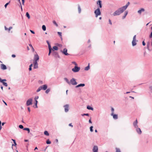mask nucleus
I'll list each match as a JSON object with an SVG mask.
<instances>
[{
	"instance_id": "obj_1",
	"label": "nucleus",
	"mask_w": 152,
	"mask_h": 152,
	"mask_svg": "<svg viewBox=\"0 0 152 152\" xmlns=\"http://www.w3.org/2000/svg\"><path fill=\"white\" fill-rule=\"evenodd\" d=\"M130 4V2H128L126 4L122 7L120 8L117 10H116L113 13L114 16L118 15H120L121 13H123L127 8V7Z\"/></svg>"
},
{
	"instance_id": "obj_2",
	"label": "nucleus",
	"mask_w": 152,
	"mask_h": 152,
	"mask_svg": "<svg viewBox=\"0 0 152 152\" xmlns=\"http://www.w3.org/2000/svg\"><path fill=\"white\" fill-rule=\"evenodd\" d=\"M95 15V17H97L98 16L100 15L101 14V12L99 8H98L94 12Z\"/></svg>"
},
{
	"instance_id": "obj_3",
	"label": "nucleus",
	"mask_w": 152,
	"mask_h": 152,
	"mask_svg": "<svg viewBox=\"0 0 152 152\" xmlns=\"http://www.w3.org/2000/svg\"><path fill=\"white\" fill-rule=\"evenodd\" d=\"M33 99L32 98L29 99L26 101V105L28 106L31 105L32 104Z\"/></svg>"
},
{
	"instance_id": "obj_4",
	"label": "nucleus",
	"mask_w": 152,
	"mask_h": 152,
	"mask_svg": "<svg viewBox=\"0 0 152 152\" xmlns=\"http://www.w3.org/2000/svg\"><path fill=\"white\" fill-rule=\"evenodd\" d=\"M71 84L73 85H75L77 84V83L75 78H73L71 79L70 81V85Z\"/></svg>"
},
{
	"instance_id": "obj_5",
	"label": "nucleus",
	"mask_w": 152,
	"mask_h": 152,
	"mask_svg": "<svg viewBox=\"0 0 152 152\" xmlns=\"http://www.w3.org/2000/svg\"><path fill=\"white\" fill-rule=\"evenodd\" d=\"M80 69V67H78L76 66L74 67V68L72 69V70L74 72H78Z\"/></svg>"
},
{
	"instance_id": "obj_6",
	"label": "nucleus",
	"mask_w": 152,
	"mask_h": 152,
	"mask_svg": "<svg viewBox=\"0 0 152 152\" xmlns=\"http://www.w3.org/2000/svg\"><path fill=\"white\" fill-rule=\"evenodd\" d=\"M69 105L68 104H66L64 106V111L66 113H67L69 111Z\"/></svg>"
},
{
	"instance_id": "obj_7",
	"label": "nucleus",
	"mask_w": 152,
	"mask_h": 152,
	"mask_svg": "<svg viewBox=\"0 0 152 152\" xmlns=\"http://www.w3.org/2000/svg\"><path fill=\"white\" fill-rule=\"evenodd\" d=\"M67 50L66 48H64L63 49V51L62 50H61V51L62 52V53L66 56L69 55V54L67 53Z\"/></svg>"
},
{
	"instance_id": "obj_8",
	"label": "nucleus",
	"mask_w": 152,
	"mask_h": 152,
	"mask_svg": "<svg viewBox=\"0 0 152 152\" xmlns=\"http://www.w3.org/2000/svg\"><path fill=\"white\" fill-rule=\"evenodd\" d=\"M48 48L49 49V52L48 53V55L49 56L52 50L54 51V50L53 49L51 48L50 44L48 45Z\"/></svg>"
},
{
	"instance_id": "obj_9",
	"label": "nucleus",
	"mask_w": 152,
	"mask_h": 152,
	"mask_svg": "<svg viewBox=\"0 0 152 152\" xmlns=\"http://www.w3.org/2000/svg\"><path fill=\"white\" fill-rule=\"evenodd\" d=\"M137 123L138 121L136 119L135 121H134L133 123V125L134 126L135 128H137L138 127V126L137 125Z\"/></svg>"
},
{
	"instance_id": "obj_10",
	"label": "nucleus",
	"mask_w": 152,
	"mask_h": 152,
	"mask_svg": "<svg viewBox=\"0 0 152 152\" xmlns=\"http://www.w3.org/2000/svg\"><path fill=\"white\" fill-rule=\"evenodd\" d=\"M39 59V57L38 54L35 55L34 57V61H38Z\"/></svg>"
},
{
	"instance_id": "obj_11",
	"label": "nucleus",
	"mask_w": 152,
	"mask_h": 152,
	"mask_svg": "<svg viewBox=\"0 0 152 152\" xmlns=\"http://www.w3.org/2000/svg\"><path fill=\"white\" fill-rule=\"evenodd\" d=\"M93 152H97L98 151V147L97 146H94L93 148Z\"/></svg>"
},
{
	"instance_id": "obj_12",
	"label": "nucleus",
	"mask_w": 152,
	"mask_h": 152,
	"mask_svg": "<svg viewBox=\"0 0 152 152\" xmlns=\"http://www.w3.org/2000/svg\"><path fill=\"white\" fill-rule=\"evenodd\" d=\"M111 115L113 116V118L115 119H117L118 118V115L117 114H114L113 113H112Z\"/></svg>"
},
{
	"instance_id": "obj_13",
	"label": "nucleus",
	"mask_w": 152,
	"mask_h": 152,
	"mask_svg": "<svg viewBox=\"0 0 152 152\" xmlns=\"http://www.w3.org/2000/svg\"><path fill=\"white\" fill-rule=\"evenodd\" d=\"M97 4L99 5V8H102V1L101 0H98L97 1Z\"/></svg>"
},
{
	"instance_id": "obj_14",
	"label": "nucleus",
	"mask_w": 152,
	"mask_h": 152,
	"mask_svg": "<svg viewBox=\"0 0 152 152\" xmlns=\"http://www.w3.org/2000/svg\"><path fill=\"white\" fill-rule=\"evenodd\" d=\"M1 69L3 70H5L7 69V67L5 65L2 64L1 65Z\"/></svg>"
},
{
	"instance_id": "obj_15",
	"label": "nucleus",
	"mask_w": 152,
	"mask_h": 152,
	"mask_svg": "<svg viewBox=\"0 0 152 152\" xmlns=\"http://www.w3.org/2000/svg\"><path fill=\"white\" fill-rule=\"evenodd\" d=\"M136 131L137 133L139 134H140L142 133V131L140 129V128H139L137 127V128H136Z\"/></svg>"
},
{
	"instance_id": "obj_16",
	"label": "nucleus",
	"mask_w": 152,
	"mask_h": 152,
	"mask_svg": "<svg viewBox=\"0 0 152 152\" xmlns=\"http://www.w3.org/2000/svg\"><path fill=\"white\" fill-rule=\"evenodd\" d=\"M145 11V9L144 8H141L140 10H139L137 12L138 13L140 14L142 12H143Z\"/></svg>"
},
{
	"instance_id": "obj_17",
	"label": "nucleus",
	"mask_w": 152,
	"mask_h": 152,
	"mask_svg": "<svg viewBox=\"0 0 152 152\" xmlns=\"http://www.w3.org/2000/svg\"><path fill=\"white\" fill-rule=\"evenodd\" d=\"M85 86V84H84V83H82V84L81 83V84H79L76 86H75V87L76 88H78V87H81V86L83 87V86Z\"/></svg>"
},
{
	"instance_id": "obj_18",
	"label": "nucleus",
	"mask_w": 152,
	"mask_h": 152,
	"mask_svg": "<svg viewBox=\"0 0 152 152\" xmlns=\"http://www.w3.org/2000/svg\"><path fill=\"white\" fill-rule=\"evenodd\" d=\"M42 88V89L45 90H46L47 88V86L46 85H44L42 86H41Z\"/></svg>"
},
{
	"instance_id": "obj_19",
	"label": "nucleus",
	"mask_w": 152,
	"mask_h": 152,
	"mask_svg": "<svg viewBox=\"0 0 152 152\" xmlns=\"http://www.w3.org/2000/svg\"><path fill=\"white\" fill-rule=\"evenodd\" d=\"M132 45L133 46L136 45L137 44V43L136 42V40H132Z\"/></svg>"
},
{
	"instance_id": "obj_20",
	"label": "nucleus",
	"mask_w": 152,
	"mask_h": 152,
	"mask_svg": "<svg viewBox=\"0 0 152 152\" xmlns=\"http://www.w3.org/2000/svg\"><path fill=\"white\" fill-rule=\"evenodd\" d=\"M128 12L127 11H126L125 12V14H124V16H123V17H122V18L123 19H124L126 18V16L128 14Z\"/></svg>"
},
{
	"instance_id": "obj_21",
	"label": "nucleus",
	"mask_w": 152,
	"mask_h": 152,
	"mask_svg": "<svg viewBox=\"0 0 152 152\" xmlns=\"http://www.w3.org/2000/svg\"><path fill=\"white\" fill-rule=\"evenodd\" d=\"M89 69H90L89 64H88V66H87L84 69L86 71H87V70H88Z\"/></svg>"
},
{
	"instance_id": "obj_22",
	"label": "nucleus",
	"mask_w": 152,
	"mask_h": 152,
	"mask_svg": "<svg viewBox=\"0 0 152 152\" xmlns=\"http://www.w3.org/2000/svg\"><path fill=\"white\" fill-rule=\"evenodd\" d=\"M87 108L88 110H94V108L92 107H91L89 106H88L87 107Z\"/></svg>"
},
{
	"instance_id": "obj_23",
	"label": "nucleus",
	"mask_w": 152,
	"mask_h": 152,
	"mask_svg": "<svg viewBox=\"0 0 152 152\" xmlns=\"http://www.w3.org/2000/svg\"><path fill=\"white\" fill-rule=\"evenodd\" d=\"M147 49H148V50L149 51H151V50H152V49H151L149 48V43H148L147 44Z\"/></svg>"
},
{
	"instance_id": "obj_24",
	"label": "nucleus",
	"mask_w": 152,
	"mask_h": 152,
	"mask_svg": "<svg viewBox=\"0 0 152 152\" xmlns=\"http://www.w3.org/2000/svg\"><path fill=\"white\" fill-rule=\"evenodd\" d=\"M23 130H24L27 131H28V133H29L30 132V130L28 128H24L23 129Z\"/></svg>"
},
{
	"instance_id": "obj_25",
	"label": "nucleus",
	"mask_w": 152,
	"mask_h": 152,
	"mask_svg": "<svg viewBox=\"0 0 152 152\" xmlns=\"http://www.w3.org/2000/svg\"><path fill=\"white\" fill-rule=\"evenodd\" d=\"M78 12L79 13H80L81 12V9L80 7V6L79 4L78 5Z\"/></svg>"
},
{
	"instance_id": "obj_26",
	"label": "nucleus",
	"mask_w": 152,
	"mask_h": 152,
	"mask_svg": "<svg viewBox=\"0 0 152 152\" xmlns=\"http://www.w3.org/2000/svg\"><path fill=\"white\" fill-rule=\"evenodd\" d=\"M64 79L65 81L69 84L70 85V81H69L68 79L66 78H65Z\"/></svg>"
},
{
	"instance_id": "obj_27",
	"label": "nucleus",
	"mask_w": 152,
	"mask_h": 152,
	"mask_svg": "<svg viewBox=\"0 0 152 152\" xmlns=\"http://www.w3.org/2000/svg\"><path fill=\"white\" fill-rule=\"evenodd\" d=\"M42 86H40L38 88V89L37 90V92H38L39 91L41 90H42Z\"/></svg>"
},
{
	"instance_id": "obj_28",
	"label": "nucleus",
	"mask_w": 152,
	"mask_h": 152,
	"mask_svg": "<svg viewBox=\"0 0 152 152\" xmlns=\"http://www.w3.org/2000/svg\"><path fill=\"white\" fill-rule=\"evenodd\" d=\"M26 16L28 18V19L30 18V16L28 12H27L26 13Z\"/></svg>"
},
{
	"instance_id": "obj_29",
	"label": "nucleus",
	"mask_w": 152,
	"mask_h": 152,
	"mask_svg": "<svg viewBox=\"0 0 152 152\" xmlns=\"http://www.w3.org/2000/svg\"><path fill=\"white\" fill-rule=\"evenodd\" d=\"M42 30L44 31H45L46 30V27L45 26V25H43L42 26Z\"/></svg>"
},
{
	"instance_id": "obj_30",
	"label": "nucleus",
	"mask_w": 152,
	"mask_h": 152,
	"mask_svg": "<svg viewBox=\"0 0 152 152\" xmlns=\"http://www.w3.org/2000/svg\"><path fill=\"white\" fill-rule=\"evenodd\" d=\"M44 134L46 136H48L49 135V134L48 132L47 131H45L44 132Z\"/></svg>"
},
{
	"instance_id": "obj_31",
	"label": "nucleus",
	"mask_w": 152,
	"mask_h": 152,
	"mask_svg": "<svg viewBox=\"0 0 152 152\" xmlns=\"http://www.w3.org/2000/svg\"><path fill=\"white\" fill-rule=\"evenodd\" d=\"M53 48L55 50H58V48L56 46H54L53 47Z\"/></svg>"
},
{
	"instance_id": "obj_32",
	"label": "nucleus",
	"mask_w": 152,
	"mask_h": 152,
	"mask_svg": "<svg viewBox=\"0 0 152 152\" xmlns=\"http://www.w3.org/2000/svg\"><path fill=\"white\" fill-rule=\"evenodd\" d=\"M38 68V64H34V68L37 69Z\"/></svg>"
},
{
	"instance_id": "obj_33",
	"label": "nucleus",
	"mask_w": 152,
	"mask_h": 152,
	"mask_svg": "<svg viewBox=\"0 0 152 152\" xmlns=\"http://www.w3.org/2000/svg\"><path fill=\"white\" fill-rule=\"evenodd\" d=\"M58 34L59 35V36L61 37H61H62V33L61 32H58Z\"/></svg>"
},
{
	"instance_id": "obj_34",
	"label": "nucleus",
	"mask_w": 152,
	"mask_h": 152,
	"mask_svg": "<svg viewBox=\"0 0 152 152\" xmlns=\"http://www.w3.org/2000/svg\"><path fill=\"white\" fill-rule=\"evenodd\" d=\"M81 115L83 116H84V115H86V116H89V114L88 113H84L83 114H82Z\"/></svg>"
},
{
	"instance_id": "obj_35",
	"label": "nucleus",
	"mask_w": 152,
	"mask_h": 152,
	"mask_svg": "<svg viewBox=\"0 0 152 152\" xmlns=\"http://www.w3.org/2000/svg\"><path fill=\"white\" fill-rule=\"evenodd\" d=\"M51 143V142L49 140V139L47 140L46 141V143L47 144H50Z\"/></svg>"
},
{
	"instance_id": "obj_36",
	"label": "nucleus",
	"mask_w": 152,
	"mask_h": 152,
	"mask_svg": "<svg viewBox=\"0 0 152 152\" xmlns=\"http://www.w3.org/2000/svg\"><path fill=\"white\" fill-rule=\"evenodd\" d=\"M116 152H121L120 149L119 148H116Z\"/></svg>"
},
{
	"instance_id": "obj_37",
	"label": "nucleus",
	"mask_w": 152,
	"mask_h": 152,
	"mask_svg": "<svg viewBox=\"0 0 152 152\" xmlns=\"http://www.w3.org/2000/svg\"><path fill=\"white\" fill-rule=\"evenodd\" d=\"M50 91V89L49 88L48 89L45 91V93L46 94H48Z\"/></svg>"
},
{
	"instance_id": "obj_38",
	"label": "nucleus",
	"mask_w": 152,
	"mask_h": 152,
	"mask_svg": "<svg viewBox=\"0 0 152 152\" xmlns=\"http://www.w3.org/2000/svg\"><path fill=\"white\" fill-rule=\"evenodd\" d=\"M3 85L4 86H5L7 87V86L8 85L7 83L6 82H3Z\"/></svg>"
},
{
	"instance_id": "obj_39",
	"label": "nucleus",
	"mask_w": 152,
	"mask_h": 152,
	"mask_svg": "<svg viewBox=\"0 0 152 152\" xmlns=\"http://www.w3.org/2000/svg\"><path fill=\"white\" fill-rule=\"evenodd\" d=\"M93 126H91L90 127V131L91 132H92L93 131Z\"/></svg>"
},
{
	"instance_id": "obj_40",
	"label": "nucleus",
	"mask_w": 152,
	"mask_h": 152,
	"mask_svg": "<svg viewBox=\"0 0 152 152\" xmlns=\"http://www.w3.org/2000/svg\"><path fill=\"white\" fill-rule=\"evenodd\" d=\"M10 2V1L9 2L7 3L4 5V7L5 8H6L7 6L9 4Z\"/></svg>"
},
{
	"instance_id": "obj_41",
	"label": "nucleus",
	"mask_w": 152,
	"mask_h": 152,
	"mask_svg": "<svg viewBox=\"0 0 152 152\" xmlns=\"http://www.w3.org/2000/svg\"><path fill=\"white\" fill-rule=\"evenodd\" d=\"M53 23L56 26H58V25L57 24V23H56L55 21V20L53 21Z\"/></svg>"
},
{
	"instance_id": "obj_42",
	"label": "nucleus",
	"mask_w": 152,
	"mask_h": 152,
	"mask_svg": "<svg viewBox=\"0 0 152 152\" xmlns=\"http://www.w3.org/2000/svg\"><path fill=\"white\" fill-rule=\"evenodd\" d=\"M19 127L20 129H22L23 128V126L22 125H20L19 126Z\"/></svg>"
},
{
	"instance_id": "obj_43",
	"label": "nucleus",
	"mask_w": 152,
	"mask_h": 152,
	"mask_svg": "<svg viewBox=\"0 0 152 152\" xmlns=\"http://www.w3.org/2000/svg\"><path fill=\"white\" fill-rule=\"evenodd\" d=\"M53 56H56L57 55V53L56 52H53Z\"/></svg>"
},
{
	"instance_id": "obj_44",
	"label": "nucleus",
	"mask_w": 152,
	"mask_h": 152,
	"mask_svg": "<svg viewBox=\"0 0 152 152\" xmlns=\"http://www.w3.org/2000/svg\"><path fill=\"white\" fill-rule=\"evenodd\" d=\"M13 143H14V144H12V146H16V145H17L16 141H14V142H13Z\"/></svg>"
},
{
	"instance_id": "obj_45",
	"label": "nucleus",
	"mask_w": 152,
	"mask_h": 152,
	"mask_svg": "<svg viewBox=\"0 0 152 152\" xmlns=\"http://www.w3.org/2000/svg\"><path fill=\"white\" fill-rule=\"evenodd\" d=\"M37 61H34L33 63L34 64H38Z\"/></svg>"
},
{
	"instance_id": "obj_46",
	"label": "nucleus",
	"mask_w": 152,
	"mask_h": 152,
	"mask_svg": "<svg viewBox=\"0 0 152 152\" xmlns=\"http://www.w3.org/2000/svg\"><path fill=\"white\" fill-rule=\"evenodd\" d=\"M72 64H74L75 66H77V64L75 61H73L72 62Z\"/></svg>"
},
{
	"instance_id": "obj_47",
	"label": "nucleus",
	"mask_w": 152,
	"mask_h": 152,
	"mask_svg": "<svg viewBox=\"0 0 152 152\" xmlns=\"http://www.w3.org/2000/svg\"><path fill=\"white\" fill-rule=\"evenodd\" d=\"M142 44L144 46L145 45V42L144 41H142Z\"/></svg>"
},
{
	"instance_id": "obj_48",
	"label": "nucleus",
	"mask_w": 152,
	"mask_h": 152,
	"mask_svg": "<svg viewBox=\"0 0 152 152\" xmlns=\"http://www.w3.org/2000/svg\"><path fill=\"white\" fill-rule=\"evenodd\" d=\"M109 23L111 25H112V23L111 22V20L110 19H109Z\"/></svg>"
},
{
	"instance_id": "obj_49",
	"label": "nucleus",
	"mask_w": 152,
	"mask_h": 152,
	"mask_svg": "<svg viewBox=\"0 0 152 152\" xmlns=\"http://www.w3.org/2000/svg\"><path fill=\"white\" fill-rule=\"evenodd\" d=\"M136 35H135L133 37V40H136Z\"/></svg>"
},
{
	"instance_id": "obj_50",
	"label": "nucleus",
	"mask_w": 152,
	"mask_h": 152,
	"mask_svg": "<svg viewBox=\"0 0 152 152\" xmlns=\"http://www.w3.org/2000/svg\"><path fill=\"white\" fill-rule=\"evenodd\" d=\"M111 111L112 112V113H114V109L113 107L111 108Z\"/></svg>"
},
{
	"instance_id": "obj_51",
	"label": "nucleus",
	"mask_w": 152,
	"mask_h": 152,
	"mask_svg": "<svg viewBox=\"0 0 152 152\" xmlns=\"http://www.w3.org/2000/svg\"><path fill=\"white\" fill-rule=\"evenodd\" d=\"M7 81V80L6 79H3L2 80V83H3V82H5V81Z\"/></svg>"
},
{
	"instance_id": "obj_52",
	"label": "nucleus",
	"mask_w": 152,
	"mask_h": 152,
	"mask_svg": "<svg viewBox=\"0 0 152 152\" xmlns=\"http://www.w3.org/2000/svg\"><path fill=\"white\" fill-rule=\"evenodd\" d=\"M38 98H39L38 96H36L34 98L35 100H37V99H38Z\"/></svg>"
},
{
	"instance_id": "obj_53",
	"label": "nucleus",
	"mask_w": 152,
	"mask_h": 152,
	"mask_svg": "<svg viewBox=\"0 0 152 152\" xmlns=\"http://www.w3.org/2000/svg\"><path fill=\"white\" fill-rule=\"evenodd\" d=\"M12 28V26H10L9 27L8 29V30L9 31H10V30Z\"/></svg>"
},
{
	"instance_id": "obj_54",
	"label": "nucleus",
	"mask_w": 152,
	"mask_h": 152,
	"mask_svg": "<svg viewBox=\"0 0 152 152\" xmlns=\"http://www.w3.org/2000/svg\"><path fill=\"white\" fill-rule=\"evenodd\" d=\"M57 46L58 47H62V45L61 44H58V45H57Z\"/></svg>"
},
{
	"instance_id": "obj_55",
	"label": "nucleus",
	"mask_w": 152,
	"mask_h": 152,
	"mask_svg": "<svg viewBox=\"0 0 152 152\" xmlns=\"http://www.w3.org/2000/svg\"><path fill=\"white\" fill-rule=\"evenodd\" d=\"M30 32L32 33V34H35V32H34L32 31V30H30Z\"/></svg>"
},
{
	"instance_id": "obj_56",
	"label": "nucleus",
	"mask_w": 152,
	"mask_h": 152,
	"mask_svg": "<svg viewBox=\"0 0 152 152\" xmlns=\"http://www.w3.org/2000/svg\"><path fill=\"white\" fill-rule=\"evenodd\" d=\"M22 4L23 5H24V3L25 2V0H22Z\"/></svg>"
},
{
	"instance_id": "obj_57",
	"label": "nucleus",
	"mask_w": 152,
	"mask_h": 152,
	"mask_svg": "<svg viewBox=\"0 0 152 152\" xmlns=\"http://www.w3.org/2000/svg\"><path fill=\"white\" fill-rule=\"evenodd\" d=\"M37 103H35V108H37L38 107H37Z\"/></svg>"
},
{
	"instance_id": "obj_58",
	"label": "nucleus",
	"mask_w": 152,
	"mask_h": 152,
	"mask_svg": "<svg viewBox=\"0 0 152 152\" xmlns=\"http://www.w3.org/2000/svg\"><path fill=\"white\" fill-rule=\"evenodd\" d=\"M149 88L151 90V91L152 92V86H150Z\"/></svg>"
},
{
	"instance_id": "obj_59",
	"label": "nucleus",
	"mask_w": 152,
	"mask_h": 152,
	"mask_svg": "<svg viewBox=\"0 0 152 152\" xmlns=\"http://www.w3.org/2000/svg\"><path fill=\"white\" fill-rule=\"evenodd\" d=\"M15 55L14 54H12V57H13V58H14L15 57Z\"/></svg>"
},
{
	"instance_id": "obj_60",
	"label": "nucleus",
	"mask_w": 152,
	"mask_h": 152,
	"mask_svg": "<svg viewBox=\"0 0 152 152\" xmlns=\"http://www.w3.org/2000/svg\"><path fill=\"white\" fill-rule=\"evenodd\" d=\"M27 109H28V111L29 112H30V107H28Z\"/></svg>"
},
{
	"instance_id": "obj_61",
	"label": "nucleus",
	"mask_w": 152,
	"mask_h": 152,
	"mask_svg": "<svg viewBox=\"0 0 152 152\" xmlns=\"http://www.w3.org/2000/svg\"><path fill=\"white\" fill-rule=\"evenodd\" d=\"M29 46L30 47H31V48H32L33 49H34V48H33V47H32V45H31V44H29Z\"/></svg>"
},
{
	"instance_id": "obj_62",
	"label": "nucleus",
	"mask_w": 152,
	"mask_h": 152,
	"mask_svg": "<svg viewBox=\"0 0 152 152\" xmlns=\"http://www.w3.org/2000/svg\"><path fill=\"white\" fill-rule=\"evenodd\" d=\"M69 126H72V127H73V125H72V124L71 123H70L69 124Z\"/></svg>"
},
{
	"instance_id": "obj_63",
	"label": "nucleus",
	"mask_w": 152,
	"mask_h": 152,
	"mask_svg": "<svg viewBox=\"0 0 152 152\" xmlns=\"http://www.w3.org/2000/svg\"><path fill=\"white\" fill-rule=\"evenodd\" d=\"M89 122L90 123H91V124L92 123V122L91 121V119H90L89 120Z\"/></svg>"
},
{
	"instance_id": "obj_64",
	"label": "nucleus",
	"mask_w": 152,
	"mask_h": 152,
	"mask_svg": "<svg viewBox=\"0 0 152 152\" xmlns=\"http://www.w3.org/2000/svg\"><path fill=\"white\" fill-rule=\"evenodd\" d=\"M29 71H31L32 70V68L31 67H29Z\"/></svg>"
}]
</instances>
